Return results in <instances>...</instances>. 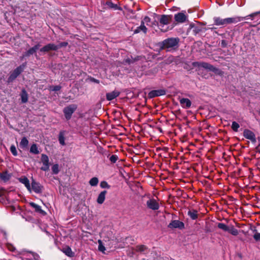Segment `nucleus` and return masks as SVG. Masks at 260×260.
<instances>
[{"mask_svg": "<svg viewBox=\"0 0 260 260\" xmlns=\"http://www.w3.org/2000/svg\"><path fill=\"white\" fill-rule=\"evenodd\" d=\"M140 28V31H142L145 34L146 33L147 29L146 27L145 26V25L141 22V25L139 27Z\"/></svg>", "mask_w": 260, "mask_h": 260, "instance_id": "36", "label": "nucleus"}, {"mask_svg": "<svg viewBox=\"0 0 260 260\" xmlns=\"http://www.w3.org/2000/svg\"><path fill=\"white\" fill-rule=\"evenodd\" d=\"M146 249V247L144 245H138L136 247L137 251L140 252L144 251Z\"/></svg>", "mask_w": 260, "mask_h": 260, "instance_id": "35", "label": "nucleus"}, {"mask_svg": "<svg viewBox=\"0 0 260 260\" xmlns=\"http://www.w3.org/2000/svg\"><path fill=\"white\" fill-rule=\"evenodd\" d=\"M166 94V91L164 89H158L152 90L148 93L149 98H153L155 96L163 95Z\"/></svg>", "mask_w": 260, "mask_h": 260, "instance_id": "10", "label": "nucleus"}, {"mask_svg": "<svg viewBox=\"0 0 260 260\" xmlns=\"http://www.w3.org/2000/svg\"><path fill=\"white\" fill-rule=\"evenodd\" d=\"M193 64H197L199 67H202L204 69L212 71L216 74L220 75L222 74L221 71L208 63L204 62L200 63L194 62Z\"/></svg>", "mask_w": 260, "mask_h": 260, "instance_id": "2", "label": "nucleus"}, {"mask_svg": "<svg viewBox=\"0 0 260 260\" xmlns=\"http://www.w3.org/2000/svg\"><path fill=\"white\" fill-rule=\"evenodd\" d=\"M240 127L239 124L236 121H233L232 124V128L235 132H238V128Z\"/></svg>", "mask_w": 260, "mask_h": 260, "instance_id": "30", "label": "nucleus"}, {"mask_svg": "<svg viewBox=\"0 0 260 260\" xmlns=\"http://www.w3.org/2000/svg\"><path fill=\"white\" fill-rule=\"evenodd\" d=\"M58 49V47L54 44H48V45L42 47L40 49L41 52H48L50 50H56Z\"/></svg>", "mask_w": 260, "mask_h": 260, "instance_id": "14", "label": "nucleus"}, {"mask_svg": "<svg viewBox=\"0 0 260 260\" xmlns=\"http://www.w3.org/2000/svg\"><path fill=\"white\" fill-rule=\"evenodd\" d=\"M20 95L22 102L23 103H26L28 101V94L24 89L22 90Z\"/></svg>", "mask_w": 260, "mask_h": 260, "instance_id": "22", "label": "nucleus"}, {"mask_svg": "<svg viewBox=\"0 0 260 260\" xmlns=\"http://www.w3.org/2000/svg\"><path fill=\"white\" fill-rule=\"evenodd\" d=\"M77 108V106L76 105L72 104L64 108L63 112L67 120L71 119L73 113L76 111Z\"/></svg>", "mask_w": 260, "mask_h": 260, "instance_id": "3", "label": "nucleus"}, {"mask_svg": "<svg viewBox=\"0 0 260 260\" xmlns=\"http://www.w3.org/2000/svg\"><path fill=\"white\" fill-rule=\"evenodd\" d=\"M98 183L99 179L96 177H93L89 181V184L92 186H96Z\"/></svg>", "mask_w": 260, "mask_h": 260, "instance_id": "27", "label": "nucleus"}, {"mask_svg": "<svg viewBox=\"0 0 260 260\" xmlns=\"http://www.w3.org/2000/svg\"><path fill=\"white\" fill-rule=\"evenodd\" d=\"M61 88V86L59 85L51 86L50 87V90L51 91H58Z\"/></svg>", "mask_w": 260, "mask_h": 260, "instance_id": "38", "label": "nucleus"}, {"mask_svg": "<svg viewBox=\"0 0 260 260\" xmlns=\"http://www.w3.org/2000/svg\"><path fill=\"white\" fill-rule=\"evenodd\" d=\"M178 40L175 38H169L162 42V47L168 51L174 49L178 45Z\"/></svg>", "mask_w": 260, "mask_h": 260, "instance_id": "1", "label": "nucleus"}, {"mask_svg": "<svg viewBox=\"0 0 260 260\" xmlns=\"http://www.w3.org/2000/svg\"><path fill=\"white\" fill-rule=\"evenodd\" d=\"M30 152L35 154H38L40 153L38 148L36 144H34L31 146L30 148Z\"/></svg>", "mask_w": 260, "mask_h": 260, "instance_id": "24", "label": "nucleus"}, {"mask_svg": "<svg viewBox=\"0 0 260 260\" xmlns=\"http://www.w3.org/2000/svg\"><path fill=\"white\" fill-rule=\"evenodd\" d=\"M228 232L234 236H237L239 234L238 230L235 229L233 225L229 226Z\"/></svg>", "mask_w": 260, "mask_h": 260, "instance_id": "25", "label": "nucleus"}, {"mask_svg": "<svg viewBox=\"0 0 260 260\" xmlns=\"http://www.w3.org/2000/svg\"><path fill=\"white\" fill-rule=\"evenodd\" d=\"M23 68L22 66H19L16 68L14 71L10 73V76L8 78L7 82L8 83L12 82L23 71Z\"/></svg>", "mask_w": 260, "mask_h": 260, "instance_id": "4", "label": "nucleus"}, {"mask_svg": "<svg viewBox=\"0 0 260 260\" xmlns=\"http://www.w3.org/2000/svg\"><path fill=\"white\" fill-rule=\"evenodd\" d=\"M100 186L103 188H110V185H109L107 182L106 181H102L100 183Z\"/></svg>", "mask_w": 260, "mask_h": 260, "instance_id": "34", "label": "nucleus"}, {"mask_svg": "<svg viewBox=\"0 0 260 260\" xmlns=\"http://www.w3.org/2000/svg\"><path fill=\"white\" fill-rule=\"evenodd\" d=\"M68 45V43L67 42H62L60 43L59 45H57L58 47V48H61L63 46H66Z\"/></svg>", "mask_w": 260, "mask_h": 260, "instance_id": "42", "label": "nucleus"}, {"mask_svg": "<svg viewBox=\"0 0 260 260\" xmlns=\"http://www.w3.org/2000/svg\"><path fill=\"white\" fill-rule=\"evenodd\" d=\"M243 136L245 138L250 140L253 142H256L255 136L254 134L249 129H245L244 131Z\"/></svg>", "mask_w": 260, "mask_h": 260, "instance_id": "11", "label": "nucleus"}, {"mask_svg": "<svg viewBox=\"0 0 260 260\" xmlns=\"http://www.w3.org/2000/svg\"><path fill=\"white\" fill-rule=\"evenodd\" d=\"M34 258L36 260H37L38 259V258L39 257V256L38 255H34Z\"/></svg>", "mask_w": 260, "mask_h": 260, "instance_id": "44", "label": "nucleus"}, {"mask_svg": "<svg viewBox=\"0 0 260 260\" xmlns=\"http://www.w3.org/2000/svg\"><path fill=\"white\" fill-rule=\"evenodd\" d=\"M147 207L153 210H156L159 209V205L158 203L154 199H151L146 202Z\"/></svg>", "mask_w": 260, "mask_h": 260, "instance_id": "7", "label": "nucleus"}, {"mask_svg": "<svg viewBox=\"0 0 260 260\" xmlns=\"http://www.w3.org/2000/svg\"><path fill=\"white\" fill-rule=\"evenodd\" d=\"M260 14V11H258V12H254L253 13H252L248 16H247L246 17V19H247L248 17H253L258 14Z\"/></svg>", "mask_w": 260, "mask_h": 260, "instance_id": "41", "label": "nucleus"}, {"mask_svg": "<svg viewBox=\"0 0 260 260\" xmlns=\"http://www.w3.org/2000/svg\"><path fill=\"white\" fill-rule=\"evenodd\" d=\"M118 159V156L116 155H112L110 157V160L112 163H115Z\"/></svg>", "mask_w": 260, "mask_h": 260, "instance_id": "37", "label": "nucleus"}, {"mask_svg": "<svg viewBox=\"0 0 260 260\" xmlns=\"http://www.w3.org/2000/svg\"><path fill=\"white\" fill-rule=\"evenodd\" d=\"M28 145V140L26 139V138L23 137L21 139V140L20 142V144H19L20 147L21 149H24L27 147Z\"/></svg>", "mask_w": 260, "mask_h": 260, "instance_id": "21", "label": "nucleus"}, {"mask_svg": "<svg viewBox=\"0 0 260 260\" xmlns=\"http://www.w3.org/2000/svg\"><path fill=\"white\" fill-rule=\"evenodd\" d=\"M187 18V16L184 13L180 12L175 15L174 19L178 23L184 22Z\"/></svg>", "mask_w": 260, "mask_h": 260, "instance_id": "12", "label": "nucleus"}, {"mask_svg": "<svg viewBox=\"0 0 260 260\" xmlns=\"http://www.w3.org/2000/svg\"><path fill=\"white\" fill-rule=\"evenodd\" d=\"M18 180L20 182L25 185V186L29 192H31V186L30 185L29 181L27 177L23 176L19 178Z\"/></svg>", "mask_w": 260, "mask_h": 260, "instance_id": "15", "label": "nucleus"}, {"mask_svg": "<svg viewBox=\"0 0 260 260\" xmlns=\"http://www.w3.org/2000/svg\"><path fill=\"white\" fill-rule=\"evenodd\" d=\"M30 205L35 209L36 211L42 214L45 213V212L43 210H42L41 206H40L39 205L32 202L30 203Z\"/></svg>", "mask_w": 260, "mask_h": 260, "instance_id": "23", "label": "nucleus"}, {"mask_svg": "<svg viewBox=\"0 0 260 260\" xmlns=\"http://www.w3.org/2000/svg\"><path fill=\"white\" fill-rule=\"evenodd\" d=\"M107 191L104 190L102 191L99 195L97 199V203L99 204H102L104 203L106 198Z\"/></svg>", "mask_w": 260, "mask_h": 260, "instance_id": "18", "label": "nucleus"}, {"mask_svg": "<svg viewBox=\"0 0 260 260\" xmlns=\"http://www.w3.org/2000/svg\"><path fill=\"white\" fill-rule=\"evenodd\" d=\"M10 151L13 155L16 156L17 155V151L16 147L14 145H12L11 146Z\"/></svg>", "mask_w": 260, "mask_h": 260, "instance_id": "33", "label": "nucleus"}, {"mask_svg": "<svg viewBox=\"0 0 260 260\" xmlns=\"http://www.w3.org/2000/svg\"><path fill=\"white\" fill-rule=\"evenodd\" d=\"M170 22V17L167 15H162L161 16L160 19V29L163 31H166V29H164L162 27L165 25H167Z\"/></svg>", "mask_w": 260, "mask_h": 260, "instance_id": "9", "label": "nucleus"}, {"mask_svg": "<svg viewBox=\"0 0 260 260\" xmlns=\"http://www.w3.org/2000/svg\"><path fill=\"white\" fill-rule=\"evenodd\" d=\"M40 45L39 44L36 45L33 47L29 49L26 52V56H29L30 55L33 54L34 53L36 52V51L39 49L40 48Z\"/></svg>", "mask_w": 260, "mask_h": 260, "instance_id": "20", "label": "nucleus"}, {"mask_svg": "<svg viewBox=\"0 0 260 260\" xmlns=\"http://www.w3.org/2000/svg\"><path fill=\"white\" fill-rule=\"evenodd\" d=\"M52 170L54 174H58L59 171L58 165L57 164L54 165L52 167Z\"/></svg>", "mask_w": 260, "mask_h": 260, "instance_id": "31", "label": "nucleus"}, {"mask_svg": "<svg viewBox=\"0 0 260 260\" xmlns=\"http://www.w3.org/2000/svg\"><path fill=\"white\" fill-rule=\"evenodd\" d=\"M42 187L40 183L32 180L31 182V190H32L36 193H39L42 192Z\"/></svg>", "mask_w": 260, "mask_h": 260, "instance_id": "13", "label": "nucleus"}, {"mask_svg": "<svg viewBox=\"0 0 260 260\" xmlns=\"http://www.w3.org/2000/svg\"><path fill=\"white\" fill-rule=\"evenodd\" d=\"M23 260H30V259H27V258H25V259H23Z\"/></svg>", "mask_w": 260, "mask_h": 260, "instance_id": "46", "label": "nucleus"}, {"mask_svg": "<svg viewBox=\"0 0 260 260\" xmlns=\"http://www.w3.org/2000/svg\"><path fill=\"white\" fill-rule=\"evenodd\" d=\"M214 23L217 25H223L234 22V18H228L225 19H221L219 17H214Z\"/></svg>", "mask_w": 260, "mask_h": 260, "instance_id": "5", "label": "nucleus"}, {"mask_svg": "<svg viewBox=\"0 0 260 260\" xmlns=\"http://www.w3.org/2000/svg\"><path fill=\"white\" fill-rule=\"evenodd\" d=\"M188 215L192 220H195L198 217V211L195 210H190L187 212Z\"/></svg>", "mask_w": 260, "mask_h": 260, "instance_id": "19", "label": "nucleus"}, {"mask_svg": "<svg viewBox=\"0 0 260 260\" xmlns=\"http://www.w3.org/2000/svg\"><path fill=\"white\" fill-rule=\"evenodd\" d=\"M41 161L43 163V167H41V170L43 171H47L49 169V158L48 156L45 154H42L41 155Z\"/></svg>", "mask_w": 260, "mask_h": 260, "instance_id": "6", "label": "nucleus"}, {"mask_svg": "<svg viewBox=\"0 0 260 260\" xmlns=\"http://www.w3.org/2000/svg\"><path fill=\"white\" fill-rule=\"evenodd\" d=\"M63 251L67 255H68L69 256H73V253L72 251V249H71V248H70L69 247L63 249Z\"/></svg>", "mask_w": 260, "mask_h": 260, "instance_id": "29", "label": "nucleus"}, {"mask_svg": "<svg viewBox=\"0 0 260 260\" xmlns=\"http://www.w3.org/2000/svg\"><path fill=\"white\" fill-rule=\"evenodd\" d=\"M93 81L95 82V83H99V81L96 80V79H93Z\"/></svg>", "mask_w": 260, "mask_h": 260, "instance_id": "45", "label": "nucleus"}, {"mask_svg": "<svg viewBox=\"0 0 260 260\" xmlns=\"http://www.w3.org/2000/svg\"><path fill=\"white\" fill-rule=\"evenodd\" d=\"M168 227L171 229L179 228L180 229H182L184 228V224L183 222L180 221L179 220H174L169 223Z\"/></svg>", "mask_w": 260, "mask_h": 260, "instance_id": "8", "label": "nucleus"}, {"mask_svg": "<svg viewBox=\"0 0 260 260\" xmlns=\"http://www.w3.org/2000/svg\"><path fill=\"white\" fill-rule=\"evenodd\" d=\"M180 103L181 106L184 108H189L191 105V101L187 98H182L180 99Z\"/></svg>", "mask_w": 260, "mask_h": 260, "instance_id": "16", "label": "nucleus"}, {"mask_svg": "<svg viewBox=\"0 0 260 260\" xmlns=\"http://www.w3.org/2000/svg\"><path fill=\"white\" fill-rule=\"evenodd\" d=\"M217 226L219 229L227 232H228L229 229V226H228L223 223H218Z\"/></svg>", "mask_w": 260, "mask_h": 260, "instance_id": "28", "label": "nucleus"}, {"mask_svg": "<svg viewBox=\"0 0 260 260\" xmlns=\"http://www.w3.org/2000/svg\"><path fill=\"white\" fill-rule=\"evenodd\" d=\"M253 238L256 241H260V233H256L254 235Z\"/></svg>", "mask_w": 260, "mask_h": 260, "instance_id": "40", "label": "nucleus"}, {"mask_svg": "<svg viewBox=\"0 0 260 260\" xmlns=\"http://www.w3.org/2000/svg\"><path fill=\"white\" fill-rule=\"evenodd\" d=\"M99 242V250L103 252H104L106 250L104 246L102 244V241L101 240L98 241Z\"/></svg>", "mask_w": 260, "mask_h": 260, "instance_id": "32", "label": "nucleus"}, {"mask_svg": "<svg viewBox=\"0 0 260 260\" xmlns=\"http://www.w3.org/2000/svg\"><path fill=\"white\" fill-rule=\"evenodd\" d=\"M119 92L118 91H113L112 92L107 93L106 98L108 101H111L119 95Z\"/></svg>", "mask_w": 260, "mask_h": 260, "instance_id": "17", "label": "nucleus"}, {"mask_svg": "<svg viewBox=\"0 0 260 260\" xmlns=\"http://www.w3.org/2000/svg\"><path fill=\"white\" fill-rule=\"evenodd\" d=\"M150 22V18L146 16L143 21H142V23L144 24L146 23L147 25H148V23Z\"/></svg>", "mask_w": 260, "mask_h": 260, "instance_id": "39", "label": "nucleus"}, {"mask_svg": "<svg viewBox=\"0 0 260 260\" xmlns=\"http://www.w3.org/2000/svg\"><path fill=\"white\" fill-rule=\"evenodd\" d=\"M58 141L59 143L61 145H65V138L64 137V132H60L59 134L58 137Z\"/></svg>", "mask_w": 260, "mask_h": 260, "instance_id": "26", "label": "nucleus"}, {"mask_svg": "<svg viewBox=\"0 0 260 260\" xmlns=\"http://www.w3.org/2000/svg\"><path fill=\"white\" fill-rule=\"evenodd\" d=\"M140 32V28L138 27H137L135 30H134V33L135 34H137V33H139Z\"/></svg>", "mask_w": 260, "mask_h": 260, "instance_id": "43", "label": "nucleus"}]
</instances>
